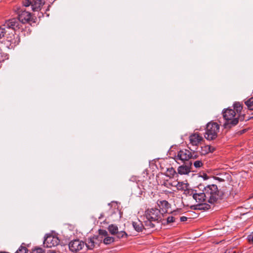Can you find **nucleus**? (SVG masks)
Returning a JSON list of instances; mask_svg holds the SVG:
<instances>
[{
    "label": "nucleus",
    "mask_w": 253,
    "mask_h": 253,
    "mask_svg": "<svg viewBox=\"0 0 253 253\" xmlns=\"http://www.w3.org/2000/svg\"><path fill=\"white\" fill-rule=\"evenodd\" d=\"M163 213L160 209L158 208H151L147 209L145 211L144 216V223L145 226L148 229L155 227L154 222H159L162 220Z\"/></svg>",
    "instance_id": "f257e3e1"
},
{
    "label": "nucleus",
    "mask_w": 253,
    "mask_h": 253,
    "mask_svg": "<svg viewBox=\"0 0 253 253\" xmlns=\"http://www.w3.org/2000/svg\"><path fill=\"white\" fill-rule=\"evenodd\" d=\"M203 191L206 196L207 202L211 204L216 203L221 199L223 196V192L219 190L215 184L208 185L204 187Z\"/></svg>",
    "instance_id": "f03ea898"
},
{
    "label": "nucleus",
    "mask_w": 253,
    "mask_h": 253,
    "mask_svg": "<svg viewBox=\"0 0 253 253\" xmlns=\"http://www.w3.org/2000/svg\"><path fill=\"white\" fill-rule=\"evenodd\" d=\"M188 194L192 196L193 198L199 204L196 206L191 207L194 210H206L210 208V206L204 203L207 202V199L204 192H200L196 189H190L188 190Z\"/></svg>",
    "instance_id": "7ed1b4c3"
},
{
    "label": "nucleus",
    "mask_w": 253,
    "mask_h": 253,
    "mask_svg": "<svg viewBox=\"0 0 253 253\" xmlns=\"http://www.w3.org/2000/svg\"><path fill=\"white\" fill-rule=\"evenodd\" d=\"M236 114L234 110L231 109H227L223 112V117L226 122L224 124L225 128H231L236 126L239 122V120L242 121L244 119L243 117L236 116Z\"/></svg>",
    "instance_id": "20e7f679"
},
{
    "label": "nucleus",
    "mask_w": 253,
    "mask_h": 253,
    "mask_svg": "<svg viewBox=\"0 0 253 253\" xmlns=\"http://www.w3.org/2000/svg\"><path fill=\"white\" fill-rule=\"evenodd\" d=\"M219 126L216 123H209L207 125L205 138L209 140L215 139L217 136L219 132Z\"/></svg>",
    "instance_id": "39448f33"
},
{
    "label": "nucleus",
    "mask_w": 253,
    "mask_h": 253,
    "mask_svg": "<svg viewBox=\"0 0 253 253\" xmlns=\"http://www.w3.org/2000/svg\"><path fill=\"white\" fill-rule=\"evenodd\" d=\"M69 248L70 250L74 253L80 251H84L87 249L86 243L79 239L71 241L69 244Z\"/></svg>",
    "instance_id": "423d86ee"
},
{
    "label": "nucleus",
    "mask_w": 253,
    "mask_h": 253,
    "mask_svg": "<svg viewBox=\"0 0 253 253\" xmlns=\"http://www.w3.org/2000/svg\"><path fill=\"white\" fill-rule=\"evenodd\" d=\"M191 152L187 149H182L178 151L175 156L174 159L178 164L185 163L190 159Z\"/></svg>",
    "instance_id": "0eeeda50"
},
{
    "label": "nucleus",
    "mask_w": 253,
    "mask_h": 253,
    "mask_svg": "<svg viewBox=\"0 0 253 253\" xmlns=\"http://www.w3.org/2000/svg\"><path fill=\"white\" fill-rule=\"evenodd\" d=\"M5 29H11L14 31L22 28V25L18 18H13L6 21L3 24Z\"/></svg>",
    "instance_id": "6e6552de"
},
{
    "label": "nucleus",
    "mask_w": 253,
    "mask_h": 253,
    "mask_svg": "<svg viewBox=\"0 0 253 253\" xmlns=\"http://www.w3.org/2000/svg\"><path fill=\"white\" fill-rule=\"evenodd\" d=\"M59 242L60 240L57 237L49 235L45 238L43 245L47 248H51L58 245Z\"/></svg>",
    "instance_id": "1a4fd4ad"
},
{
    "label": "nucleus",
    "mask_w": 253,
    "mask_h": 253,
    "mask_svg": "<svg viewBox=\"0 0 253 253\" xmlns=\"http://www.w3.org/2000/svg\"><path fill=\"white\" fill-rule=\"evenodd\" d=\"M18 18L21 21L22 25L29 23L33 19L31 13L23 10L18 13Z\"/></svg>",
    "instance_id": "9d476101"
},
{
    "label": "nucleus",
    "mask_w": 253,
    "mask_h": 253,
    "mask_svg": "<svg viewBox=\"0 0 253 253\" xmlns=\"http://www.w3.org/2000/svg\"><path fill=\"white\" fill-rule=\"evenodd\" d=\"M102 239L98 236H94L92 238L88 239L86 242L87 249L92 250L95 247H97L101 243Z\"/></svg>",
    "instance_id": "9b49d317"
},
{
    "label": "nucleus",
    "mask_w": 253,
    "mask_h": 253,
    "mask_svg": "<svg viewBox=\"0 0 253 253\" xmlns=\"http://www.w3.org/2000/svg\"><path fill=\"white\" fill-rule=\"evenodd\" d=\"M192 163L190 162L187 165H183L177 168L178 173L181 175L187 174L191 171Z\"/></svg>",
    "instance_id": "f8f14e48"
},
{
    "label": "nucleus",
    "mask_w": 253,
    "mask_h": 253,
    "mask_svg": "<svg viewBox=\"0 0 253 253\" xmlns=\"http://www.w3.org/2000/svg\"><path fill=\"white\" fill-rule=\"evenodd\" d=\"M157 205L160 209L161 213L163 214L168 212L170 208V204L166 200L158 201Z\"/></svg>",
    "instance_id": "ddd939ff"
},
{
    "label": "nucleus",
    "mask_w": 253,
    "mask_h": 253,
    "mask_svg": "<svg viewBox=\"0 0 253 253\" xmlns=\"http://www.w3.org/2000/svg\"><path fill=\"white\" fill-rule=\"evenodd\" d=\"M44 0H32V9L33 11H39L44 4Z\"/></svg>",
    "instance_id": "4468645a"
},
{
    "label": "nucleus",
    "mask_w": 253,
    "mask_h": 253,
    "mask_svg": "<svg viewBox=\"0 0 253 253\" xmlns=\"http://www.w3.org/2000/svg\"><path fill=\"white\" fill-rule=\"evenodd\" d=\"M202 137L199 134L194 133L189 137L190 143L193 146H197L202 141Z\"/></svg>",
    "instance_id": "2eb2a0df"
},
{
    "label": "nucleus",
    "mask_w": 253,
    "mask_h": 253,
    "mask_svg": "<svg viewBox=\"0 0 253 253\" xmlns=\"http://www.w3.org/2000/svg\"><path fill=\"white\" fill-rule=\"evenodd\" d=\"M188 184L184 182L176 181V187L178 190H184L185 194H188Z\"/></svg>",
    "instance_id": "dca6fc26"
},
{
    "label": "nucleus",
    "mask_w": 253,
    "mask_h": 253,
    "mask_svg": "<svg viewBox=\"0 0 253 253\" xmlns=\"http://www.w3.org/2000/svg\"><path fill=\"white\" fill-rule=\"evenodd\" d=\"M132 226L135 230L138 232L142 231L144 227H146L145 224L143 225L139 220H138L136 221H133Z\"/></svg>",
    "instance_id": "f3484780"
},
{
    "label": "nucleus",
    "mask_w": 253,
    "mask_h": 253,
    "mask_svg": "<svg viewBox=\"0 0 253 253\" xmlns=\"http://www.w3.org/2000/svg\"><path fill=\"white\" fill-rule=\"evenodd\" d=\"M211 148V146L205 145L201 147V150L200 151V152L201 155H205L207 154L210 152Z\"/></svg>",
    "instance_id": "a211bd4d"
},
{
    "label": "nucleus",
    "mask_w": 253,
    "mask_h": 253,
    "mask_svg": "<svg viewBox=\"0 0 253 253\" xmlns=\"http://www.w3.org/2000/svg\"><path fill=\"white\" fill-rule=\"evenodd\" d=\"M108 230L111 234L115 235L118 232V228L116 225L111 224L109 226Z\"/></svg>",
    "instance_id": "6ab92c4d"
},
{
    "label": "nucleus",
    "mask_w": 253,
    "mask_h": 253,
    "mask_svg": "<svg viewBox=\"0 0 253 253\" xmlns=\"http://www.w3.org/2000/svg\"><path fill=\"white\" fill-rule=\"evenodd\" d=\"M243 109L242 105L239 102H236L234 104V110H236L237 113H240Z\"/></svg>",
    "instance_id": "aec40b11"
},
{
    "label": "nucleus",
    "mask_w": 253,
    "mask_h": 253,
    "mask_svg": "<svg viewBox=\"0 0 253 253\" xmlns=\"http://www.w3.org/2000/svg\"><path fill=\"white\" fill-rule=\"evenodd\" d=\"M245 104L250 110H253V97H251L245 101Z\"/></svg>",
    "instance_id": "412c9836"
},
{
    "label": "nucleus",
    "mask_w": 253,
    "mask_h": 253,
    "mask_svg": "<svg viewBox=\"0 0 253 253\" xmlns=\"http://www.w3.org/2000/svg\"><path fill=\"white\" fill-rule=\"evenodd\" d=\"M114 241V238L112 237L107 236L104 240L103 242L106 245L110 244Z\"/></svg>",
    "instance_id": "4be33fe9"
},
{
    "label": "nucleus",
    "mask_w": 253,
    "mask_h": 253,
    "mask_svg": "<svg viewBox=\"0 0 253 253\" xmlns=\"http://www.w3.org/2000/svg\"><path fill=\"white\" fill-rule=\"evenodd\" d=\"M176 181L173 182L167 181L164 183V185L167 188H170L171 187H176Z\"/></svg>",
    "instance_id": "5701e85b"
},
{
    "label": "nucleus",
    "mask_w": 253,
    "mask_h": 253,
    "mask_svg": "<svg viewBox=\"0 0 253 253\" xmlns=\"http://www.w3.org/2000/svg\"><path fill=\"white\" fill-rule=\"evenodd\" d=\"M116 235L117 238L119 239L125 237L126 238L127 236V234L125 231H121L120 232L118 231Z\"/></svg>",
    "instance_id": "b1692460"
},
{
    "label": "nucleus",
    "mask_w": 253,
    "mask_h": 253,
    "mask_svg": "<svg viewBox=\"0 0 253 253\" xmlns=\"http://www.w3.org/2000/svg\"><path fill=\"white\" fill-rule=\"evenodd\" d=\"M6 34V29L3 25L0 26V39L4 37Z\"/></svg>",
    "instance_id": "393cba45"
},
{
    "label": "nucleus",
    "mask_w": 253,
    "mask_h": 253,
    "mask_svg": "<svg viewBox=\"0 0 253 253\" xmlns=\"http://www.w3.org/2000/svg\"><path fill=\"white\" fill-rule=\"evenodd\" d=\"M27 249L23 246H21L15 253H27Z\"/></svg>",
    "instance_id": "a878e982"
},
{
    "label": "nucleus",
    "mask_w": 253,
    "mask_h": 253,
    "mask_svg": "<svg viewBox=\"0 0 253 253\" xmlns=\"http://www.w3.org/2000/svg\"><path fill=\"white\" fill-rule=\"evenodd\" d=\"M194 166L196 168H200L203 166V163L201 161H196L193 163Z\"/></svg>",
    "instance_id": "bb28decb"
},
{
    "label": "nucleus",
    "mask_w": 253,
    "mask_h": 253,
    "mask_svg": "<svg viewBox=\"0 0 253 253\" xmlns=\"http://www.w3.org/2000/svg\"><path fill=\"white\" fill-rule=\"evenodd\" d=\"M99 235L104 237L105 238L108 236V233L107 231L103 229L99 230Z\"/></svg>",
    "instance_id": "cd10ccee"
},
{
    "label": "nucleus",
    "mask_w": 253,
    "mask_h": 253,
    "mask_svg": "<svg viewBox=\"0 0 253 253\" xmlns=\"http://www.w3.org/2000/svg\"><path fill=\"white\" fill-rule=\"evenodd\" d=\"M23 6L25 7H28L29 6H32V0H23L22 2Z\"/></svg>",
    "instance_id": "c85d7f7f"
},
{
    "label": "nucleus",
    "mask_w": 253,
    "mask_h": 253,
    "mask_svg": "<svg viewBox=\"0 0 253 253\" xmlns=\"http://www.w3.org/2000/svg\"><path fill=\"white\" fill-rule=\"evenodd\" d=\"M44 250L41 248H37L32 250V253H44Z\"/></svg>",
    "instance_id": "c756f323"
},
{
    "label": "nucleus",
    "mask_w": 253,
    "mask_h": 253,
    "mask_svg": "<svg viewBox=\"0 0 253 253\" xmlns=\"http://www.w3.org/2000/svg\"><path fill=\"white\" fill-rule=\"evenodd\" d=\"M167 221L168 223H172L175 221V218L172 216H169L167 218Z\"/></svg>",
    "instance_id": "7c9ffc66"
},
{
    "label": "nucleus",
    "mask_w": 253,
    "mask_h": 253,
    "mask_svg": "<svg viewBox=\"0 0 253 253\" xmlns=\"http://www.w3.org/2000/svg\"><path fill=\"white\" fill-rule=\"evenodd\" d=\"M168 172L170 174L173 175L176 173V171L175 169L173 168H171L168 169Z\"/></svg>",
    "instance_id": "2f4dec72"
},
{
    "label": "nucleus",
    "mask_w": 253,
    "mask_h": 253,
    "mask_svg": "<svg viewBox=\"0 0 253 253\" xmlns=\"http://www.w3.org/2000/svg\"><path fill=\"white\" fill-rule=\"evenodd\" d=\"M248 239L250 242L253 243V232L248 236Z\"/></svg>",
    "instance_id": "473e14b6"
},
{
    "label": "nucleus",
    "mask_w": 253,
    "mask_h": 253,
    "mask_svg": "<svg viewBox=\"0 0 253 253\" xmlns=\"http://www.w3.org/2000/svg\"><path fill=\"white\" fill-rule=\"evenodd\" d=\"M197 157V156L196 154H195V153H193V154L191 153V156H190V159H195Z\"/></svg>",
    "instance_id": "72a5a7b5"
},
{
    "label": "nucleus",
    "mask_w": 253,
    "mask_h": 253,
    "mask_svg": "<svg viewBox=\"0 0 253 253\" xmlns=\"http://www.w3.org/2000/svg\"><path fill=\"white\" fill-rule=\"evenodd\" d=\"M180 219L181 221L183 222L186 221L187 218L186 216H181L180 217Z\"/></svg>",
    "instance_id": "f704fd0d"
},
{
    "label": "nucleus",
    "mask_w": 253,
    "mask_h": 253,
    "mask_svg": "<svg viewBox=\"0 0 253 253\" xmlns=\"http://www.w3.org/2000/svg\"><path fill=\"white\" fill-rule=\"evenodd\" d=\"M211 149L210 152H213L214 151L215 148L214 147H212V146H211Z\"/></svg>",
    "instance_id": "c9c22d12"
},
{
    "label": "nucleus",
    "mask_w": 253,
    "mask_h": 253,
    "mask_svg": "<svg viewBox=\"0 0 253 253\" xmlns=\"http://www.w3.org/2000/svg\"><path fill=\"white\" fill-rule=\"evenodd\" d=\"M47 253H56L54 251H49V252Z\"/></svg>",
    "instance_id": "e433bc0d"
},
{
    "label": "nucleus",
    "mask_w": 253,
    "mask_h": 253,
    "mask_svg": "<svg viewBox=\"0 0 253 253\" xmlns=\"http://www.w3.org/2000/svg\"><path fill=\"white\" fill-rule=\"evenodd\" d=\"M246 253H253V251H252V250L248 251Z\"/></svg>",
    "instance_id": "4c0bfd02"
}]
</instances>
